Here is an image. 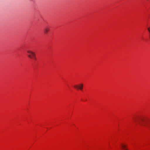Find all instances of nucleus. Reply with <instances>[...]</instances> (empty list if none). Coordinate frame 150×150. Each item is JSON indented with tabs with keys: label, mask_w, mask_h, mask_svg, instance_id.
Instances as JSON below:
<instances>
[{
	"label": "nucleus",
	"mask_w": 150,
	"mask_h": 150,
	"mask_svg": "<svg viewBox=\"0 0 150 150\" xmlns=\"http://www.w3.org/2000/svg\"><path fill=\"white\" fill-rule=\"evenodd\" d=\"M133 120L136 123L142 126H146L148 124V120L142 117L134 118Z\"/></svg>",
	"instance_id": "f257e3e1"
},
{
	"label": "nucleus",
	"mask_w": 150,
	"mask_h": 150,
	"mask_svg": "<svg viewBox=\"0 0 150 150\" xmlns=\"http://www.w3.org/2000/svg\"><path fill=\"white\" fill-rule=\"evenodd\" d=\"M27 52L28 53L27 54V56L29 58L31 59H33L34 60L36 59V58L35 56V53L30 50H27Z\"/></svg>",
	"instance_id": "f03ea898"
},
{
	"label": "nucleus",
	"mask_w": 150,
	"mask_h": 150,
	"mask_svg": "<svg viewBox=\"0 0 150 150\" xmlns=\"http://www.w3.org/2000/svg\"><path fill=\"white\" fill-rule=\"evenodd\" d=\"M74 87L77 89L82 90L83 88V85L82 84H80L79 85H76L74 86Z\"/></svg>",
	"instance_id": "7ed1b4c3"
},
{
	"label": "nucleus",
	"mask_w": 150,
	"mask_h": 150,
	"mask_svg": "<svg viewBox=\"0 0 150 150\" xmlns=\"http://www.w3.org/2000/svg\"><path fill=\"white\" fill-rule=\"evenodd\" d=\"M50 28L49 27H46L44 28V32L45 34H47L49 32Z\"/></svg>",
	"instance_id": "20e7f679"
},
{
	"label": "nucleus",
	"mask_w": 150,
	"mask_h": 150,
	"mask_svg": "<svg viewBox=\"0 0 150 150\" xmlns=\"http://www.w3.org/2000/svg\"><path fill=\"white\" fill-rule=\"evenodd\" d=\"M147 30L149 33V35L150 37V26L147 27Z\"/></svg>",
	"instance_id": "39448f33"
},
{
	"label": "nucleus",
	"mask_w": 150,
	"mask_h": 150,
	"mask_svg": "<svg viewBox=\"0 0 150 150\" xmlns=\"http://www.w3.org/2000/svg\"><path fill=\"white\" fill-rule=\"evenodd\" d=\"M122 148L125 149V145H122Z\"/></svg>",
	"instance_id": "423d86ee"
}]
</instances>
